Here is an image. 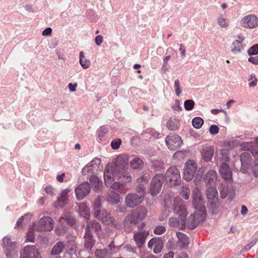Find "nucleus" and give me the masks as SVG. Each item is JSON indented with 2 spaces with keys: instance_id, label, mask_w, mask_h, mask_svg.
Listing matches in <instances>:
<instances>
[{
  "instance_id": "f257e3e1",
  "label": "nucleus",
  "mask_w": 258,
  "mask_h": 258,
  "mask_svg": "<svg viewBox=\"0 0 258 258\" xmlns=\"http://www.w3.org/2000/svg\"><path fill=\"white\" fill-rule=\"evenodd\" d=\"M128 165V157L126 155L119 156L115 162L109 163L104 172V182L112 189H118L120 184L116 180L126 183L130 181V175L124 171Z\"/></svg>"
},
{
  "instance_id": "f03ea898",
  "label": "nucleus",
  "mask_w": 258,
  "mask_h": 258,
  "mask_svg": "<svg viewBox=\"0 0 258 258\" xmlns=\"http://www.w3.org/2000/svg\"><path fill=\"white\" fill-rule=\"evenodd\" d=\"M101 207V198L98 196L92 204L93 216L107 225H111L117 229L121 228L120 223L116 221L106 210L100 211Z\"/></svg>"
},
{
  "instance_id": "7ed1b4c3",
  "label": "nucleus",
  "mask_w": 258,
  "mask_h": 258,
  "mask_svg": "<svg viewBox=\"0 0 258 258\" xmlns=\"http://www.w3.org/2000/svg\"><path fill=\"white\" fill-rule=\"evenodd\" d=\"M228 152L226 149H222L220 151L222 157L221 159L222 164L220 166L219 172L223 179L227 181H230L232 179V171L229 164L226 163L229 160Z\"/></svg>"
},
{
  "instance_id": "20e7f679",
  "label": "nucleus",
  "mask_w": 258,
  "mask_h": 258,
  "mask_svg": "<svg viewBox=\"0 0 258 258\" xmlns=\"http://www.w3.org/2000/svg\"><path fill=\"white\" fill-rule=\"evenodd\" d=\"M206 196L209 202V210L212 214H216L220 206L218 192L215 186H207Z\"/></svg>"
},
{
  "instance_id": "39448f33",
  "label": "nucleus",
  "mask_w": 258,
  "mask_h": 258,
  "mask_svg": "<svg viewBox=\"0 0 258 258\" xmlns=\"http://www.w3.org/2000/svg\"><path fill=\"white\" fill-rule=\"evenodd\" d=\"M167 182L170 185H177L181 181L180 174L179 169L176 166H171L165 174Z\"/></svg>"
},
{
  "instance_id": "423d86ee",
  "label": "nucleus",
  "mask_w": 258,
  "mask_h": 258,
  "mask_svg": "<svg viewBox=\"0 0 258 258\" xmlns=\"http://www.w3.org/2000/svg\"><path fill=\"white\" fill-rule=\"evenodd\" d=\"M140 188L141 190L139 195L131 193L126 196L125 203L128 207L133 208L141 204L143 201L145 188L144 186H141Z\"/></svg>"
},
{
  "instance_id": "0eeeda50",
  "label": "nucleus",
  "mask_w": 258,
  "mask_h": 258,
  "mask_svg": "<svg viewBox=\"0 0 258 258\" xmlns=\"http://www.w3.org/2000/svg\"><path fill=\"white\" fill-rule=\"evenodd\" d=\"M3 243L6 247V255L7 258H15L18 256L16 243L12 240L10 237L5 236Z\"/></svg>"
},
{
  "instance_id": "6e6552de",
  "label": "nucleus",
  "mask_w": 258,
  "mask_h": 258,
  "mask_svg": "<svg viewBox=\"0 0 258 258\" xmlns=\"http://www.w3.org/2000/svg\"><path fill=\"white\" fill-rule=\"evenodd\" d=\"M197 170V164L192 159H188L184 164L183 168V178L186 181L191 180Z\"/></svg>"
},
{
  "instance_id": "1a4fd4ad",
  "label": "nucleus",
  "mask_w": 258,
  "mask_h": 258,
  "mask_svg": "<svg viewBox=\"0 0 258 258\" xmlns=\"http://www.w3.org/2000/svg\"><path fill=\"white\" fill-rule=\"evenodd\" d=\"M53 220L49 217H43L34 223L35 230L37 231H50L53 228Z\"/></svg>"
},
{
  "instance_id": "9d476101",
  "label": "nucleus",
  "mask_w": 258,
  "mask_h": 258,
  "mask_svg": "<svg viewBox=\"0 0 258 258\" xmlns=\"http://www.w3.org/2000/svg\"><path fill=\"white\" fill-rule=\"evenodd\" d=\"M240 26L245 29H254L258 27V18L254 14H248L239 21Z\"/></svg>"
},
{
  "instance_id": "9b49d317",
  "label": "nucleus",
  "mask_w": 258,
  "mask_h": 258,
  "mask_svg": "<svg viewBox=\"0 0 258 258\" xmlns=\"http://www.w3.org/2000/svg\"><path fill=\"white\" fill-rule=\"evenodd\" d=\"M164 179L165 177L162 174H156L153 177L150 187V192L152 196H156L160 192Z\"/></svg>"
},
{
  "instance_id": "f8f14e48",
  "label": "nucleus",
  "mask_w": 258,
  "mask_h": 258,
  "mask_svg": "<svg viewBox=\"0 0 258 258\" xmlns=\"http://www.w3.org/2000/svg\"><path fill=\"white\" fill-rule=\"evenodd\" d=\"M103 168L101 160L100 158H95L88 163L82 169V174L86 175L88 173H95Z\"/></svg>"
},
{
  "instance_id": "ddd939ff",
  "label": "nucleus",
  "mask_w": 258,
  "mask_h": 258,
  "mask_svg": "<svg viewBox=\"0 0 258 258\" xmlns=\"http://www.w3.org/2000/svg\"><path fill=\"white\" fill-rule=\"evenodd\" d=\"M192 198L193 205L196 211L199 212V213L206 214L202 194L199 189H195L193 190Z\"/></svg>"
},
{
  "instance_id": "4468645a",
  "label": "nucleus",
  "mask_w": 258,
  "mask_h": 258,
  "mask_svg": "<svg viewBox=\"0 0 258 258\" xmlns=\"http://www.w3.org/2000/svg\"><path fill=\"white\" fill-rule=\"evenodd\" d=\"M142 212L144 215L146 214V210L144 209H137L134 211L131 215L126 217L124 220V227L128 231L132 230V225L136 224L138 221L139 214Z\"/></svg>"
},
{
  "instance_id": "2eb2a0df",
  "label": "nucleus",
  "mask_w": 258,
  "mask_h": 258,
  "mask_svg": "<svg viewBox=\"0 0 258 258\" xmlns=\"http://www.w3.org/2000/svg\"><path fill=\"white\" fill-rule=\"evenodd\" d=\"M206 216V214L196 211L195 214H191L189 216L187 222V227L190 229L196 228L200 222L205 220Z\"/></svg>"
},
{
  "instance_id": "dca6fc26",
  "label": "nucleus",
  "mask_w": 258,
  "mask_h": 258,
  "mask_svg": "<svg viewBox=\"0 0 258 258\" xmlns=\"http://www.w3.org/2000/svg\"><path fill=\"white\" fill-rule=\"evenodd\" d=\"M181 200L179 199H174V208L173 212L177 214L179 217L181 222L184 224L185 223V219L187 216L186 209L184 206L180 204Z\"/></svg>"
},
{
  "instance_id": "f3484780",
  "label": "nucleus",
  "mask_w": 258,
  "mask_h": 258,
  "mask_svg": "<svg viewBox=\"0 0 258 258\" xmlns=\"http://www.w3.org/2000/svg\"><path fill=\"white\" fill-rule=\"evenodd\" d=\"M149 234L148 230L143 229H139L134 232V239L137 247L141 248L144 245L146 237Z\"/></svg>"
},
{
  "instance_id": "a211bd4d",
  "label": "nucleus",
  "mask_w": 258,
  "mask_h": 258,
  "mask_svg": "<svg viewBox=\"0 0 258 258\" xmlns=\"http://www.w3.org/2000/svg\"><path fill=\"white\" fill-rule=\"evenodd\" d=\"M21 258H41L40 252L34 245L26 246Z\"/></svg>"
},
{
  "instance_id": "6ab92c4d",
  "label": "nucleus",
  "mask_w": 258,
  "mask_h": 258,
  "mask_svg": "<svg viewBox=\"0 0 258 258\" xmlns=\"http://www.w3.org/2000/svg\"><path fill=\"white\" fill-rule=\"evenodd\" d=\"M90 185L88 182H84L79 185L75 189L77 199L83 200L90 192Z\"/></svg>"
},
{
  "instance_id": "aec40b11",
  "label": "nucleus",
  "mask_w": 258,
  "mask_h": 258,
  "mask_svg": "<svg viewBox=\"0 0 258 258\" xmlns=\"http://www.w3.org/2000/svg\"><path fill=\"white\" fill-rule=\"evenodd\" d=\"M165 142L168 148L173 150H175L177 148L179 147L182 144L181 138L176 135L167 136L165 139Z\"/></svg>"
},
{
  "instance_id": "412c9836",
  "label": "nucleus",
  "mask_w": 258,
  "mask_h": 258,
  "mask_svg": "<svg viewBox=\"0 0 258 258\" xmlns=\"http://www.w3.org/2000/svg\"><path fill=\"white\" fill-rule=\"evenodd\" d=\"M237 37L239 39L234 40L230 46L231 51L233 54L241 53L245 48V45L243 44L244 37L240 35Z\"/></svg>"
},
{
  "instance_id": "4be33fe9",
  "label": "nucleus",
  "mask_w": 258,
  "mask_h": 258,
  "mask_svg": "<svg viewBox=\"0 0 258 258\" xmlns=\"http://www.w3.org/2000/svg\"><path fill=\"white\" fill-rule=\"evenodd\" d=\"M163 244L161 238H152L148 243V247L149 249H153L154 253L156 254L159 253L162 248Z\"/></svg>"
},
{
  "instance_id": "5701e85b",
  "label": "nucleus",
  "mask_w": 258,
  "mask_h": 258,
  "mask_svg": "<svg viewBox=\"0 0 258 258\" xmlns=\"http://www.w3.org/2000/svg\"><path fill=\"white\" fill-rule=\"evenodd\" d=\"M217 177V173L215 171L213 170L208 171L204 177L206 187L215 186Z\"/></svg>"
},
{
  "instance_id": "b1692460",
  "label": "nucleus",
  "mask_w": 258,
  "mask_h": 258,
  "mask_svg": "<svg viewBox=\"0 0 258 258\" xmlns=\"http://www.w3.org/2000/svg\"><path fill=\"white\" fill-rule=\"evenodd\" d=\"M244 150H250L253 156H258V137L254 139V142L243 143L241 145Z\"/></svg>"
},
{
  "instance_id": "393cba45",
  "label": "nucleus",
  "mask_w": 258,
  "mask_h": 258,
  "mask_svg": "<svg viewBox=\"0 0 258 258\" xmlns=\"http://www.w3.org/2000/svg\"><path fill=\"white\" fill-rule=\"evenodd\" d=\"M71 189L67 188L61 191L60 197H58L57 201L54 203V207L55 208H62L67 204L68 195Z\"/></svg>"
},
{
  "instance_id": "a878e982",
  "label": "nucleus",
  "mask_w": 258,
  "mask_h": 258,
  "mask_svg": "<svg viewBox=\"0 0 258 258\" xmlns=\"http://www.w3.org/2000/svg\"><path fill=\"white\" fill-rule=\"evenodd\" d=\"M94 230L98 237L101 236L102 233V228L100 224L96 221H88V224L86 227V231L91 233V231Z\"/></svg>"
},
{
  "instance_id": "bb28decb",
  "label": "nucleus",
  "mask_w": 258,
  "mask_h": 258,
  "mask_svg": "<svg viewBox=\"0 0 258 258\" xmlns=\"http://www.w3.org/2000/svg\"><path fill=\"white\" fill-rule=\"evenodd\" d=\"M220 192L221 197L222 199H225L227 197L229 199L232 200L235 196V192L232 187H229L228 185H225L220 187Z\"/></svg>"
},
{
  "instance_id": "cd10ccee",
  "label": "nucleus",
  "mask_w": 258,
  "mask_h": 258,
  "mask_svg": "<svg viewBox=\"0 0 258 258\" xmlns=\"http://www.w3.org/2000/svg\"><path fill=\"white\" fill-rule=\"evenodd\" d=\"M176 236L178 238L177 242L179 248H186L189 243L188 237L185 234L180 232H177Z\"/></svg>"
},
{
  "instance_id": "c85d7f7f",
  "label": "nucleus",
  "mask_w": 258,
  "mask_h": 258,
  "mask_svg": "<svg viewBox=\"0 0 258 258\" xmlns=\"http://www.w3.org/2000/svg\"><path fill=\"white\" fill-rule=\"evenodd\" d=\"M78 211L80 215L86 219L87 221L89 220L90 215V210L84 203H81L78 206Z\"/></svg>"
},
{
  "instance_id": "c756f323",
  "label": "nucleus",
  "mask_w": 258,
  "mask_h": 258,
  "mask_svg": "<svg viewBox=\"0 0 258 258\" xmlns=\"http://www.w3.org/2000/svg\"><path fill=\"white\" fill-rule=\"evenodd\" d=\"M84 238L85 239L84 244L85 247L89 249H91L95 242V240L93 238L92 234L86 231Z\"/></svg>"
},
{
  "instance_id": "7c9ffc66",
  "label": "nucleus",
  "mask_w": 258,
  "mask_h": 258,
  "mask_svg": "<svg viewBox=\"0 0 258 258\" xmlns=\"http://www.w3.org/2000/svg\"><path fill=\"white\" fill-rule=\"evenodd\" d=\"M218 25L221 28L226 29L230 26V21L227 18L226 16L221 14L217 19Z\"/></svg>"
},
{
  "instance_id": "2f4dec72",
  "label": "nucleus",
  "mask_w": 258,
  "mask_h": 258,
  "mask_svg": "<svg viewBox=\"0 0 258 258\" xmlns=\"http://www.w3.org/2000/svg\"><path fill=\"white\" fill-rule=\"evenodd\" d=\"M89 181L92 187L96 191L99 190L102 186V182L97 176L95 175L91 176L90 178Z\"/></svg>"
},
{
  "instance_id": "473e14b6",
  "label": "nucleus",
  "mask_w": 258,
  "mask_h": 258,
  "mask_svg": "<svg viewBox=\"0 0 258 258\" xmlns=\"http://www.w3.org/2000/svg\"><path fill=\"white\" fill-rule=\"evenodd\" d=\"M214 150L209 147H206L202 151L203 159L205 161H209L213 156Z\"/></svg>"
},
{
  "instance_id": "72a5a7b5",
  "label": "nucleus",
  "mask_w": 258,
  "mask_h": 258,
  "mask_svg": "<svg viewBox=\"0 0 258 258\" xmlns=\"http://www.w3.org/2000/svg\"><path fill=\"white\" fill-rule=\"evenodd\" d=\"M64 247V245L63 242L59 241L57 242L52 247L51 254V255H58L63 250Z\"/></svg>"
},
{
  "instance_id": "f704fd0d",
  "label": "nucleus",
  "mask_w": 258,
  "mask_h": 258,
  "mask_svg": "<svg viewBox=\"0 0 258 258\" xmlns=\"http://www.w3.org/2000/svg\"><path fill=\"white\" fill-rule=\"evenodd\" d=\"M240 161L242 166L246 167L251 161L250 154L247 152L242 153L240 156Z\"/></svg>"
},
{
  "instance_id": "c9c22d12",
  "label": "nucleus",
  "mask_w": 258,
  "mask_h": 258,
  "mask_svg": "<svg viewBox=\"0 0 258 258\" xmlns=\"http://www.w3.org/2000/svg\"><path fill=\"white\" fill-rule=\"evenodd\" d=\"M79 57H80V63L82 67L84 69H86L89 68L90 67L91 65V62L90 60L87 59L85 58L83 52H80L79 53Z\"/></svg>"
},
{
  "instance_id": "e433bc0d",
  "label": "nucleus",
  "mask_w": 258,
  "mask_h": 258,
  "mask_svg": "<svg viewBox=\"0 0 258 258\" xmlns=\"http://www.w3.org/2000/svg\"><path fill=\"white\" fill-rule=\"evenodd\" d=\"M34 230L35 227L34 226V224L32 226H31L26 233V242H34L35 234H34Z\"/></svg>"
},
{
  "instance_id": "4c0bfd02",
  "label": "nucleus",
  "mask_w": 258,
  "mask_h": 258,
  "mask_svg": "<svg viewBox=\"0 0 258 258\" xmlns=\"http://www.w3.org/2000/svg\"><path fill=\"white\" fill-rule=\"evenodd\" d=\"M165 204L164 206V210L161 214V215L159 217V220L160 221H163L165 219L167 218V216H168L170 212V207L169 206V204L168 201L166 200V199L165 200Z\"/></svg>"
},
{
  "instance_id": "58836bf2",
  "label": "nucleus",
  "mask_w": 258,
  "mask_h": 258,
  "mask_svg": "<svg viewBox=\"0 0 258 258\" xmlns=\"http://www.w3.org/2000/svg\"><path fill=\"white\" fill-rule=\"evenodd\" d=\"M111 254V252L106 249H97L95 251V255L97 258H108Z\"/></svg>"
},
{
  "instance_id": "ea45409f",
  "label": "nucleus",
  "mask_w": 258,
  "mask_h": 258,
  "mask_svg": "<svg viewBox=\"0 0 258 258\" xmlns=\"http://www.w3.org/2000/svg\"><path fill=\"white\" fill-rule=\"evenodd\" d=\"M130 164L132 168L134 169L141 168L143 166V162L142 160L137 157L133 158L130 161Z\"/></svg>"
},
{
  "instance_id": "a19ab883",
  "label": "nucleus",
  "mask_w": 258,
  "mask_h": 258,
  "mask_svg": "<svg viewBox=\"0 0 258 258\" xmlns=\"http://www.w3.org/2000/svg\"><path fill=\"white\" fill-rule=\"evenodd\" d=\"M106 201L111 204H117L119 202V196L116 193H111L106 197Z\"/></svg>"
},
{
  "instance_id": "79ce46f5",
  "label": "nucleus",
  "mask_w": 258,
  "mask_h": 258,
  "mask_svg": "<svg viewBox=\"0 0 258 258\" xmlns=\"http://www.w3.org/2000/svg\"><path fill=\"white\" fill-rule=\"evenodd\" d=\"M62 219L65 220L70 225H73L75 223V218L70 213H66L64 214L63 216L60 217L59 219L60 221H61Z\"/></svg>"
},
{
  "instance_id": "37998d69",
  "label": "nucleus",
  "mask_w": 258,
  "mask_h": 258,
  "mask_svg": "<svg viewBox=\"0 0 258 258\" xmlns=\"http://www.w3.org/2000/svg\"><path fill=\"white\" fill-rule=\"evenodd\" d=\"M204 123V120L200 117H196L192 120V126L197 129L200 128Z\"/></svg>"
},
{
  "instance_id": "c03bdc74",
  "label": "nucleus",
  "mask_w": 258,
  "mask_h": 258,
  "mask_svg": "<svg viewBox=\"0 0 258 258\" xmlns=\"http://www.w3.org/2000/svg\"><path fill=\"white\" fill-rule=\"evenodd\" d=\"M27 217V215H25L19 218L16 223L17 227H20L23 228L25 226L26 223H27L26 219Z\"/></svg>"
},
{
  "instance_id": "a18cd8bd",
  "label": "nucleus",
  "mask_w": 258,
  "mask_h": 258,
  "mask_svg": "<svg viewBox=\"0 0 258 258\" xmlns=\"http://www.w3.org/2000/svg\"><path fill=\"white\" fill-rule=\"evenodd\" d=\"M195 102L192 100H186L184 101V106L185 110L189 111L193 109Z\"/></svg>"
},
{
  "instance_id": "49530a36",
  "label": "nucleus",
  "mask_w": 258,
  "mask_h": 258,
  "mask_svg": "<svg viewBox=\"0 0 258 258\" xmlns=\"http://www.w3.org/2000/svg\"><path fill=\"white\" fill-rule=\"evenodd\" d=\"M247 53L249 55H255L258 54V44L251 46L247 50Z\"/></svg>"
},
{
  "instance_id": "de8ad7c7",
  "label": "nucleus",
  "mask_w": 258,
  "mask_h": 258,
  "mask_svg": "<svg viewBox=\"0 0 258 258\" xmlns=\"http://www.w3.org/2000/svg\"><path fill=\"white\" fill-rule=\"evenodd\" d=\"M169 225L171 227H179L180 223L179 220L176 217H170L169 219Z\"/></svg>"
},
{
  "instance_id": "09e8293b",
  "label": "nucleus",
  "mask_w": 258,
  "mask_h": 258,
  "mask_svg": "<svg viewBox=\"0 0 258 258\" xmlns=\"http://www.w3.org/2000/svg\"><path fill=\"white\" fill-rule=\"evenodd\" d=\"M167 246L169 249L173 250H175L179 247L177 242L175 243L173 238H171L168 240Z\"/></svg>"
},
{
  "instance_id": "8fccbe9b",
  "label": "nucleus",
  "mask_w": 258,
  "mask_h": 258,
  "mask_svg": "<svg viewBox=\"0 0 258 258\" xmlns=\"http://www.w3.org/2000/svg\"><path fill=\"white\" fill-rule=\"evenodd\" d=\"M167 127L171 131L176 130L178 128L176 122L171 119H170L167 122Z\"/></svg>"
},
{
  "instance_id": "3c124183",
  "label": "nucleus",
  "mask_w": 258,
  "mask_h": 258,
  "mask_svg": "<svg viewBox=\"0 0 258 258\" xmlns=\"http://www.w3.org/2000/svg\"><path fill=\"white\" fill-rule=\"evenodd\" d=\"M166 231V228L161 225L157 226L154 230V232L155 234L160 235L164 233Z\"/></svg>"
},
{
  "instance_id": "603ef678",
  "label": "nucleus",
  "mask_w": 258,
  "mask_h": 258,
  "mask_svg": "<svg viewBox=\"0 0 258 258\" xmlns=\"http://www.w3.org/2000/svg\"><path fill=\"white\" fill-rule=\"evenodd\" d=\"M252 172L253 175L255 177H258V159L254 161V165L252 167Z\"/></svg>"
},
{
  "instance_id": "864d4df0",
  "label": "nucleus",
  "mask_w": 258,
  "mask_h": 258,
  "mask_svg": "<svg viewBox=\"0 0 258 258\" xmlns=\"http://www.w3.org/2000/svg\"><path fill=\"white\" fill-rule=\"evenodd\" d=\"M174 88L175 94L177 96H179L180 95L181 90L180 88V82L177 79L174 81Z\"/></svg>"
},
{
  "instance_id": "5fc2aeb1",
  "label": "nucleus",
  "mask_w": 258,
  "mask_h": 258,
  "mask_svg": "<svg viewBox=\"0 0 258 258\" xmlns=\"http://www.w3.org/2000/svg\"><path fill=\"white\" fill-rule=\"evenodd\" d=\"M121 141L119 139H116L111 142V146L114 150L118 149L121 144Z\"/></svg>"
},
{
  "instance_id": "6e6d98bb",
  "label": "nucleus",
  "mask_w": 258,
  "mask_h": 258,
  "mask_svg": "<svg viewBox=\"0 0 258 258\" xmlns=\"http://www.w3.org/2000/svg\"><path fill=\"white\" fill-rule=\"evenodd\" d=\"M185 152L183 151H177L173 154V158L178 160L183 159L185 156Z\"/></svg>"
},
{
  "instance_id": "4d7b16f0",
  "label": "nucleus",
  "mask_w": 258,
  "mask_h": 258,
  "mask_svg": "<svg viewBox=\"0 0 258 258\" xmlns=\"http://www.w3.org/2000/svg\"><path fill=\"white\" fill-rule=\"evenodd\" d=\"M258 241V238H255L248 243L244 248L243 251H247L253 246Z\"/></svg>"
},
{
  "instance_id": "13d9d810",
  "label": "nucleus",
  "mask_w": 258,
  "mask_h": 258,
  "mask_svg": "<svg viewBox=\"0 0 258 258\" xmlns=\"http://www.w3.org/2000/svg\"><path fill=\"white\" fill-rule=\"evenodd\" d=\"M67 248L71 251H75L77 248V245L75 241L73 240L69 241L67 245Z\"/></svg>"
},
{
  "instance_id": "bf43d9fd",
  "label": "nucleus",
  "mask_w": 258,
  "mask_h": 258,
  "mask_svg": "<svg viewBox=\"0 0 258 258\" xmlns=\"http://www.w3.org/2000/svg\"><path fill=\"white\" fill-rule=\"evenodd\" d=\"M136 248L135 247L132 246L131 245H126L123 247V250L124 252H128L135 253L136 252Z\"/></svg>"
},
{
  "instance_id": "052dcab7",
  "label": "nucleus",
  "mask_w": 258,
  "mask_h": 258,
  "mask_svg": "<svg viewBox=\"0 0 258 258\" xmlns=\"http://www.w3.org/2000/svg\"><path fill=\"white\" fill-rule=\"evenodd\" d=\"M219 128L216 125H212L210 126L209 132L211 135H216L219 133Z\"/></svg>"
},
{
  "instance_id": "680f3d73",
  "label": "nucleus",
  "mask_w": 258,
  "mask_h": 258,
  "mask_svg": "<svg viewBox=\"0 0 258 258\" xmlns=\"http://www.w3.org/2000/svg\"><path fill=\"white\" fill-rule=\"evenodd\" d=\"M204 171L205 169L204 168H199L197 174L196 175L195 179L197 180H200L202 177Z\"/></svg>"
},
{
  "instance_id": "e2e57ef3",
  "label": "nucleus",
  "mask_w": 258,
  "mask_h": 258,
  "mask_svg": "<svg viewBox=\"0 0 258 258\" xmlns=\"http://www.w3.org/2000/svg\"><path fill=\"white\" fill-rule=\"evenodd\" d=\"M44 190L45 192L50 196H53L54 195V189L50 186L45 187Z\"/></svg>"
},
{
  "instance_id": "0e129e2a",
  "label": "nucleus",
  "mask_w": 258,
  "mask_h": 258,
  "mask_svg": "<svg viewBox=\"0 0 258 258\" xmlns=\"http://www.w3.org/2000/svg\"><path fill=\"white\" fill-rule=\"evenodd\" d=\"M141 252V258H156L154 257L153 255L150 254L144 251H140Z\"/></svg>"
},
{
  "instance_id": "69168bd1",
  "label": "nucleus",
  "mask_w": 258,
  "mask_h": 258,
  "mask_svg": "<svg viewBox=\"0 0 258 258\" xmlns=\"http://www.w3.org/2000/svg\"><path fill=\"white\" fill-rule=\"evenodd\" d=\"M107 133V130L104 127H101L98 131V137L99 138L103 137Z\"/></svg>"
},
{
  "instance_id": "338daca9",
  "label": "nucleus",
  "mask_w": 258,
  "mask_h": 258,
  "mask_svg": "<svg viewBox=\"0 0 258 258\" xmlns=\"http://www.w3.org/2000/svg\"><path fill=\"white\" fill-rule=\"evenodd\" d=\"M95 42L97 46H100L103 42V37L101 35H97L95 39Z\"/></svg>"
},
{
  "instance_id": "774afa93",
  "label": "nucleus",
  "mask_w": 258,
  "mask_h": 258,
  "mask_svg": "<svg viewBox=\"0 0 258 258\" xmlns=\"http://www.w3.org/2000/svg\"><path fill=\"white\" fill-rule=\"evenodd\" d=\"M248 61L253 64L258 65V56L250 57L248 58Z\"/></svg>"
}]
</instances>
